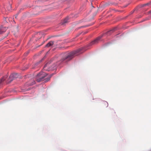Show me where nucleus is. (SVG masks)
<instances>
[{
	"label": "nucleus",
	"mask_w": 151,
	"mask_h": 151,
	"mask_svg": "<svg viewBox=\"0 0 151 151\" xmlns=\"http://www.w3.org/2000/svg\"><path fill=\"white\" fill-rule=\"evenodd\" d=\"M109 44V43H107L106 44H105V45H106V46H107V45L108 44Z\"/></svg>",
	"instance_id": "nucleus-18"
},
{
	"label": "nucleus",
	"mask_w": 151,
	"mask_h": 151,
	"mask_svg": "<svg viewBox=\"0 0 151 151\" xmlns=\"http://www.w3.org/2000/svg\"><path fill=\"white\" fill-rule=\"evenodd\" d=\"M7 29L6 27H3L2 26L0 27V34L5 32Z\"/></svg>",
	"instance_id": "nucleus-6"
},
{
	"label": "nucleus",
	"mask_w": 151,
	"mask_h": 151,
	"mask_svg": "<svg viewBox=\"0 0 151 151\" xmlns=\"http://www.w3.org/2000/svg\"><path fill=\"white\" fill-rule=\"evenodd\" d=\"M150 13H151V11L150 12Z\"/></svg>",
	"instance_id": "nucleus-25"
},
{
	"label": "nucleus",
	"mask_w": 151,
	"mask_h": 151,
	"mask_svg": "<svg viewBox=\"0 0 151 151\" xmlns=\"http://www.w3.org/2000/svg\"><path fill=\"white\" fill-rule=\"evenodd\" d=\"M129 4H127L124 5L123 7L124 8L127 7L129 5Z\"/></svg>",
	"instance_id": "nucleus-14"
},
{
	"label": "nucleus",
	"mask_w": 151,
	"mask_h": 151,
	"mask_svg": "<svg viewBox=\"0 0 151 151\" xmlns=\"http://www.w3.org/2000/svg\"><path fill=\"white\" fill-rule=\"evenodd\" d=\"M11 5H9V6L7 8V10L8 11H10L11 9Z\"/></svg>",
	"instance_id": "nucleus-10"
},
{
	"label": "nucleus",
	"mask_w": 151,
	"mask_h": 151,
	"mask_svg": "<svg viewBox=\"0 0 151 151\" xmlns=\"http://www.w3.org/2000/svg\"><path fill=\"white\" fill-rule=\"evenodd\" d=\"M87 31H86V32H83L82 33H83V34H86V33H87Z\"/></svg>",
	"instance_id": "nucleus-15"
},
{
	"label": "nucleus",
	"mask_w": 151,
	"mask_h": 151,
	"mask_svg": "<svg viewBox=\"0 0 151 151\" xmlns=\"http://www.w3.org/2000/svg\"><path fill=\"white\" fill-rule=\"evenodd\" d=\"M29 51H27L25 53H24V56H26L29 53Z\"/></svg>",
	"instance_id": "nucleus-12"
},
{
	"label": "nucleus",
	"mask_w": 151,
	"mask_h": 151,
	"mask_svg": "<svg viewBox=\"0 0 151 151\" xmlns=\"http://www.w3.org/2000/svg\"><path fill=\"white\" fill-rule=\"evenodd\" d=\"M54 43V41H51L48 42L45 46V47H48L52 46Z\"/></svg>",
	"instance_id": "nucleus-7"
},
{
	"label": "nucleus",
	"mask_w": 151,
	"mask_h": 151,
	"mask_svg": "<svg viewBox=\"0 0 151 151\" xmlns=\"http://www.w3.org/2000/svg\"><path fill=\"white\" fill-rule=\"evenodd\" d=\"M151 4V2L148 3H147V4H144L142 5V7H144L146 6H149V5Z\"/></svg>",
	"instance_id": "nucleus-8"
},
{
	"label": "nucleus",
	"mask_w": 151,
	"mask_h": 151,
	"mask_svg": "<svg viewBox=\"0 0 151 151\" xmlns=\"http://www.w3.org/2000/svg\"><path fill=\"white\" fill-rule=\"evenodd\" d=\"M7 77V75L5 76L0 80V86L3 84L4 82L6 80Z\"/></svg>",
	"instance_id": "nucleus-5"
},
{
	"label": "nucleus",
	"mask_w": 151,
	"mask_h": 151,
	"mask_svg": "<svg viewBox=\"0 0 151 151\" xmlns=\"http://www.w3.org/2000/svg\"><path fill=\"white\" fill-rule=\"evenodd\" d=\"M40 34H41V33H40V32H38V33H37V35H40Z\"/></svg>",
	"instance_id": "nucleus-17"
},
{
	"label": "nucleus",
	"mask_w": 151,
	"mask_h": 151,
	"mask_svg": "<svg viewBox=\"0 0 151 151\" xmlns=\"http://www.w3.org/2000/svg\"><path fill=\"white\" fill-rule=\"evenodd\" d=\"M17 16H18V14H17V15L15 16V18H17Z\"/></svg>",
	"instance_id": "nucleus-20"
},
{
	"label": "nucleus",
	"mask_w": 151,
	"mask_h": 151,
	"mask_svg": "<svg viewBox=\"0 0 151 151\" xmlns=\"http://www.w3.org/2000/svg\"><path fill=\"white\" fill-rule=\"evenodd\" d=\"M35 83V81H34V82H33V83L32 84H33Z\"/></svg>",
	"instance_id": "nucleus-22"
},
{
	"label": "nucleus",
	"mask_w": 151,
	"mask_h": 151,
	"mask_svg": "<svg viewBox=\"0 0 151 151\" xmlns=\"http://www.w3.org/2000/svg\"><path fill=\"white\" fill-rule=\"evenodd\" d=\"M18 74L17 73H13L11 75L7 81L6 83H10L14 79L17 78L18 77Z\"/></svg>",
	"instance_id": "nucleus-3"
},
{
	"label": "nucleus",
	"mask_w": 151,
	"mask_h": 151,
	"mask_svg": "<svg viewBox=\"0 0 151 151\" xmlns=\"http://www.w3.org/2000/svg\"><path fill=\"white\" fill-rule=\"evenodd\" d=\"M46 65H46H46H45V66H44V68H45H45L46 66Z\"/></svg>",
	"instance_id": "nucleus-21"
},
{
	"label": "nucleus",
	"mask_w": 151,
	"mask_h": 151,
	"mask_svg": "<svg viewBox=\"0 0 151 151\" xmlns=\"http://www.w3.org/2000/svg\"><path fill=\"white\" fill-rule=\"evenodd\" d=\"M47 74L43 72H40L37 75L36 79L37 82L44 81L45 82H47L50 80V78L53 76V74H50L47 77L45 78L47 76Z\"/></svg>",
	"instance_id": "nucleus-2"
},
{
	"label": "nucleus",
	"mask_w": 151,
	"mask_h": 151,
	"mask_svg": "<svg viewBox=\"0 0 151 151\" xmlns=\"http://www.w3.org/2000/svg\"><path fill=\"white\" fill-rule=\"evenodd\" d=\"M45 57H44L39 62L37 63L36 64V65H38L40 63V62H42V61L44 60V58H45Z\"/></svg>",
	"instance_id": "nucleus-9"
},
{
	"label": "nucleus",
	"mask_w": 151,
	"mask_h": 151,
	"mask_svg": "<svg viewBox=\"0 0 151 151\" xmlns=\"http://www.w3.org/2000/svg\"><path fill=\"white\" fill-rule=\"evenodd\" d=\"M74 40H74V39H73V40H72V41H74Z\"/></svg>",
	"instance_id": "nucleus-24"
},
{
	"label": "nucleus",
	"mask_w": 151,
	"mask_h": 151,
	"mask_svg": "<svg viewBox=\"0 0 151 151\" xmlns=\"http://www.w3.org/2000/svg\"><path fill=\"white\" fill-rule=\"evenodd\" d=\"M142 17V15H140L138 17V18H140L141 17Z\"/></svg>",
	"instance_id": "nucleus-16"
},
{
	"label": "nucleus",
	"mask_w": 151,
	"mask_h": 151,
	"mask_svg": "<svg viewBox=\"0 0 151 151\" xmlns=\"http://www.w3.org/2000/svg\"><path fill=\"white\" fill-rule=\"evenodd\" d=\"M5 21L6 22H7V21H6V20H5Z\"/></svg>",
	"instance_id": "nucleus-27"
},
{
	"label": "nucleus",
	"mask_w": 151,
	"mask_h": 151,
	"mask_svg": "<svg viewBox=\"0 0 151 151\" xmlns=\"http://www.w3.org/2000/svg\"><path fill=\"white\" fill-rule=\"evenodd\" d=\"M28 68V67H27L26 68V69H27Z\"/></svg>",
	"instance_id": "nucleus-26"
},
{
	"label": "nucleus",
	"mask_w": 151,
	"mask_h": 151,
	"mask_svg": "<svg viewBox=\"0 0 151 151\" xmlns=\"http://www.w3.org/2000/svg\"><path fill=\"white\" fill-rule=\"evenodd\" d=\"M117 29V27H115L111 30L107 32L104 34L101 35L97 37L95 40L92 41L87 46L82 47L78 49L74 50L71 52H67L62 53L58 56L56 55L53 59V60L58 61L56 63L55 66H53L52 69H54L56 67L61 64L63 62H66L69 61L73 58L74 56L77 55L78 53H82L89 48L90 46L96 44L98 43L100 40L103 37L105 34H110Z\"/></svg>",
	"instance_id": "nucleus-1"
},
{
	"label": "nucleus",
	"mask_w": 151,
	"mask_h": 151,
	"mask_svg": "<svg viewBox=\"0 0 151 151\" xmlns=\"http://www.w3.org/2000/svg\"><path fill=\"white\" fill-rule=\"evenodd\" d=\"M69 19V18L68 17H67L63 21H61L60 24L61 25L63 26L65 25H66V24L68 22V20Z\"/></svg>",
	"instance_id": "nucleus-4"
},
{
	"label": "nucleus",
	"mask_w": 151,
	"mask_h": 151,
	"mask_svg": "<svg viewBox=\"0 0 151 151\" xmlns=\"http://www.w3.org/2000/svg\"><path fill=\"white\" fill-rule=\"evenodd\" d=\"M91 25H92V24H90V25H85V26H81V27H79V28H83V27H88V26H91Z\"/></svg>",
	"instance_id": "nucleus-11"
},
{
	"label": "nucleus",
	"mask_w": 151,
	"mask_h": 151,
	"mask_svg": "<svg viewBox=\"0 0 151 151\" xmlns=\"http://www.w3.org/2000/svg\"><path fill=\"white\" fill-rule=\"evenodd\" d=\"M91 4H92V6L93 7H94L92 5V2H91Z\"/></svg>",
	"instance_id": "nucleus-23"
},
{
	"label": "nucleus",
	"mask_w": 151,
	"mask_h": 151,
	"mask_svg": "<svg viewBox=\"0 0 151 151\" xmlns=\"http://www.w3.org/2000/svg\"><path fill=\"white\" fill-rule=\"evenodd\" d=\"M134 12V11H132L130 13H131V14H132Z\"/></svg>",
	"instance_id": "nucleus-19"
},
{
	"label": "nucleus",
	"mask_w": 151,
	"mask_h": 151,
	"mask_svg": "<svg viewBox=\"0 0 151 151\" xmlns=\"http://www.w3.org/2000/svg\"><path fill=\"white\" fill-rule=\"evenodd\" d=\"M104 103H105V106H106V107H107L108 105V103L106 101H104Z\"/></svg>",
	"instance_id": "nucleus-13"
}]
</instances>
